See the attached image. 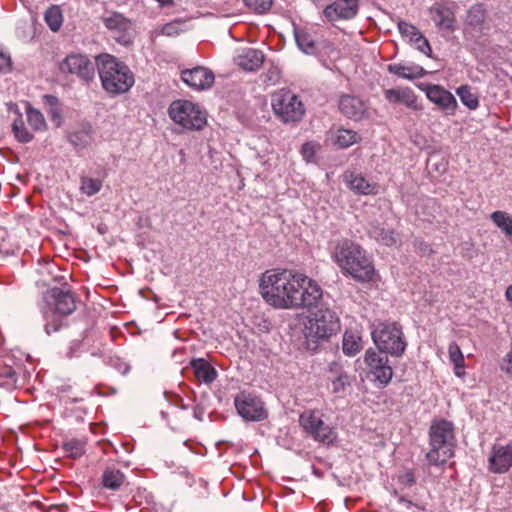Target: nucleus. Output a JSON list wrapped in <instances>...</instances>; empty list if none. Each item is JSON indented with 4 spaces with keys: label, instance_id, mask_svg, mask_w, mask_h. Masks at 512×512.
Listing matches in <instances>:
<instances>
[{
    "label": "nucleus",
    "instance_id": "obj_26",
    "mask_svg": "<svg viewBox=\"0 0 512 512\" xmlns=\"http://www.w3.org/2000/svg\"><path fill=\"white\" fill-rule=\"evenodd\" d=\"M294 36L297 46L301 51L310 55L316 53V38L313 33L305 28H295Z\"/></svg>",
    "mask_w": 512,
    "mask_h": 512
},
{
    "label": "nucleus",
    "instance_id": "obj_22",
    "mask_svg": "<svg viewBox=\"0 0 512 512\" xmlns=\"http://www.w3.org/2000/svg\"><path fill=\"white\" fill-rule=\"evenodd\" d=\"M236 64L246 71L258 70L264 62L262 51L254 48H243L235 57Z\"/></svg>",
    "mask_w": 512,
    "mask_h": 512
},
{
    "label": "nucleus",
    "instance_id": "obj_36",
    "mask_svg": "<svg viewBox=\"0 0 512 512\" xmlns=\"http://www.w3.org/2000/svg\"><path fill=\"white\" fill-rule=\"evenodd\" d=\"M45 22L48 27L56 32L60 29L63 22L62 12L58 6H51L45 12Z\"/></svg>",
    "mask_w": 512,
    "mask_h": 512
},
{
    "label": "nucleus",
    "instance_id": "obj_12",
    "mask_svg": "<svg viewBox=\"0 0 512 512\" xmlns=\"http://www.w3.org/2000/svg\"><path fill=\"white\" fill-rule=\"evenodd\" d=\"M59 69L63 74L75 76L84 83H89L95 77L94 63L81 53L68 54L60 63Z\"/></svg>",
    "mask_w": 512,
    "mask_h": 512
},
{
    "label": "nucleus",
    "instance_id": "obj_29",
    "mask_svg": "<svg viewBox=\"0 0 512 512\" xmlns=\"http://www.w3.org/2000/svg\"><path fill=\"white\" fill-rule=\"evenodd\" d=\"M330 140L337 148L345 149L357 143L360 137L353 130L341 128L331 134Z\"/></svg>",
    "mask_w": 512,
    "mask_h": 512
},
{
    "label": "nucleus",
    "instance_id": "obj_50",
    "mask_svg": "<svg viewBox=\"0 0 512 512\" xmlns=\"http://www.w3.org/2000/svg\"><path fill=\"white\" fill-rule=\"evenodd\" d=\"M113 366L123 375L127 374L130 370V366L118 358L113 360Z\"/></svg>",
    "mask_w": 512,
    "mask_h": 512
},
{
    "label": "nucleus",
    "instance_id": "obj_43",
    "mask_svg": "<svg viewBox=\"0 0 512 512\" xmlns=\"http://www.w3.org/2000/svg\"><path fill=\"white\" fill-rule=\"evenodd\" d=\"M273 0H244L245 5L256 13L267 12L272 6Z\"/></svg>",
    "mask_w": 512,
    "mask_h": 512
},
{
    "label": "nucleus",
    "instance_id": "obj_25",
    "mask_svg": "<svg viewBox=\"0 0 512 512\" xmlns=\"http://www.w3.org/2000/svg\"><path fill=\"white\" fill-rule=\"evenodd\" d=\"M363 349L360 333L356 330H346L343 334L342 350L346 356L353 357Z\"/></svg>",
    "mask_w": 512,
    "mask_h": 512
},
{
    "label": "nucleus",
    "instance_id": "obj_33",
    "mask_svg": "<svg viewBox=\"0 0 512 512\" xmlns=\"http://www.w3.org/2000/svg\"><path fill=\"white\" fill-rule=\"evenodd\" d=\"M125 479L124 474L115 468H107L102 475V484L110 490H117L121 487Z\"/></svg>",
    "mask_w": 512,
    "mask_h": 512
},
{
    "label": "nucleus",
    "instance_id": "obj_40",
    "mask_svg": "<svg viewBox=\"0 0 512 512\" xmlns=\"http://www.w3.org/2000/svg\"><path fill=\"white\" fill-rule=\"evenodd\" d=\"M12 131L19 142L28 143L33 139V134L27 130L21 117L14 120Z\"/></svg>",
    "mask_w": 512,
    "mask_h": 512
},
{
    "label": "nucleus",
    "instance_id": "obj_15",
    "mask_svg": "<svg viewBox=\"0 0 512 512\" xmlns=\"http://www.w3.org/2000/svg\"><path fill=\"white\" fill-rule=\"evenodd\" d=\"M359 11V0H334L323 10L324 17L329 22L351 20Z\"/></svg>",
    "mask_w": 512,
    "mask_h": 512
},
{
    "label": "nucleus",
    "instance_id": "obj_5",
    "mask_svg": "<svg viewBox=\"0 0 512 512\" xmlns=\"http://www.w3.org/2000/svg\"><path fill=\"white\" fill-rule=\"evenodd\" d=\"M430 449L426 459L431 466L445 464L454 454V427L447 420L434 421L429 430Z\"/></svg>",
    "mask_w": 512,
    "mask_h": 512
},
{
    "label": "nucleus",
    "instance_id": "obj_10",
    "mask_svg": "<svg viewBox=\"0 0 512 512\" xmlns=\"http://www.w3.org/2000/svg\"><path fill=\"white\" fill-rule=\"evenodd\" d=\"M300 426L305 433L316 442L330 445L337 438L335 430L323 421V414L319 410H307L301 413Z\"/></svg>",
    "mask_w": 512,
    "mask_h": 512
},
{
    "label": "nucleus",
    "instance_id": "obj_44",
    "mask_svg": "<svg viewBox=\"0 0 512 512\" xmlns=\"http://www.w3.org/2000/svg\"><path fill=\"white\" fill-rule=\"evenodd\" d=\"M185 23L180 20H175L169 23H166L161 28V34L166 36H176L180 32L184 30Z\"/></svg>",
    "mask_w": 512,
    "mask_h": 512
},
{
    "label": "nucleus",
    "instance_id": "obj_35",
    "mask_svg": "<svg viewBox=\"0 0 512 512\" xmlns=\"http://www.w3.org/2000/svg\"><path fill=\"white\" fill-rule=\"evenodd\" d=\"M449 359L454 365L455 375L460 377L464 374L465 359L457 343L452 342L448 347Z\"/></svg>",
    "mask_w": 512,
    "mask_h": 512
},
{
    "label": "nucleus",
    "instance_id": "obj_48",
    "mask_svg": "<svg viewBox=\"0 0 512 512\" xmlns=\"http://www.w3.org/2000/svg\"><path fill=\"white\" fill-rule=\"evenodd\" d=\"M70 141L72 144L74 145H87L90 141V136L88 133L86 132H78V133H75L73 134L71 137H70Z\"/></svg>",
    "mask_w": 512,
    "mask_h": 512
},
{
    "label": "nucleus",
    "instance_id": "obj_46",
    "mask_svg": "<svg viewBox=\"0 0 512 512\" xmlns=\"http://www.w3.org/2000/svg\"><path fill=\"white\" fill-rule=\"evenodd\" d=\"M415 48L421 53L425 54L428 57H431L432 49L428 42V40L420 33L417 37L412 41Z\"/></svg>",
    "mask_w": 512,
    "mask_h": 512
},
{
    "label": "nucleus",
    "instance_id": "obj_49",
    "mask_svg": "<svg viewBox=\"0 0 512 512\" xmlns=\"http://www.w3.org/2000/svg\"><path fill=\"white\" fill-rule=\"evenodd\" d=\"M11 67V59L9 55H7L1 48H0V71H9Z\"/></svg>",
    "mask_w": 512,
    "mask_h": 512
},
{
    "label": "nucleus",
    "instance_id": "obj_38",
    "mask_svg": "<svg viewBox=\"0 0 512 512\" xmlns=\"http://www.w3.org/2000/svg\"><path fill=\"white\" fill-rule=\"evenodd\" d=\"M27 121L29 125L36 131H42L46 129V121L43 114L31 106L26 109Z\"/></svg>",
    "mask_w": 512,
    "mask_h": 512
},
{
    "label": "nucleus",
    "instance_id": "obj_13",
    "mask_svg": "<svg viewBox=\"0 0 512 512\" xmlns=\"http://www.w3.org/2000/svg\"><path fill=\"white\" fill-rule=\"evenodd\" d=\"M234 405L245 421L260 422L268 416L262 400L251 393L240 392L234 399Z\"/></svg>",
    "mask_w": 512,
    "mask_h": 512
},
{
    "label": "nucleus",
    "instance_id": "obj_45",
    "mask_svg": "<svg viewBox=\"0 0 512 512\" xmlns=\"http://www.w3.org/2000/svg\"><path fill=\"white\" fill-rule=\"evenodd\" d=\"M398 30L402 36L409 38L411 42L420 34V31L415 26L405 21L398 23Z\"/></svg>",
    "mask_w": 512,
    "mask_h": 512
},
{
    "label": "nucleus",
    "instance_id": "obj_23",
    "mask_svg": "<svg viewBox=\"0 0 512 512\" xmlns=\"http://www.w3.org/2000/svg\"><path fill=\"white\" fill-rule=\"evenodd\" d=\"M339 109L346 117L358 121L366 113V104L356 96L344 95L340 98Z\"/></svg>",
    "mask_w": 512,
    "mask_h": 512
},
{
    "label": "nucleus",
    "instance_id": "obj_3",
    "mask_svg": "<svg viewBox=\"0 0 512 512\" xmlns=\"http://www.w3.org/2000/svg\"><path fill=\"white\" fill-rule=\"evenodd\" d=\"M98 74L103 89L110 95L128 92L134 85V75L129 67L110 54L96 58Z\"/></svg>",
    "mask_w": 512,
    "mask_h": 512
},
{
    "label": "nucleus",
    "instance_id": "obj_8",
    "mask_svg": "<svg viewBox=\"0 0 512 512\" xmlns=\"http://www.w3.org/2000/svg\"><path fill=\"white\" fill-rule=\"evenodd\" d=\"M271 107L274 115L285 124L300 122L306 113V107L301 98L285 88L272 93Z\"/></svg>",
    "mask_w": 512,
    "mask_h": 512
},
{
    "label": "nucleus",
    "instance_id": "obj_27",
    "mask_svg": "<svg viewBox=\"0 0 512 512\" xmlns=\"http://www.w3.org/2000/svg\"><path fill=\"white\" fill-rule=\"evenodd\" d=\"M191 366L196 378L206 384L212 383L217 377L215 368L203 358L192 360Z\"/></svg>",
    "mask_w": 512,
    "mask_h": 512
},
{
    "label": "nucleus",
    "instance_id": "obj_37",
    "mask_svg": "<svg viewBox=\"0 0 512 512\" xmlns=\"http://www.w3.org/2000/svg\"><path fill=\"white\" fill-rule=\"evenodd\" d=\"M456 94L459 96L461 102L469 109L474 110L479 106L478 97L472 93L471 87L468 85L458 87Z\"/></svg>",
    "mask_w": 512,
    "mask_h": 512
},
{
    "label": "nucleus",
    "instance_id": "obj_1",
    "mask_svg": "<svg viewBox=\"0 0 512 512\" xmlns=\"http://www.w3.org/2000/svg\"><path fill=\"white\" fill-rule=\"evenodd\" d=\"M259 287L263 299L278 309H311L323 294L316 281L289 269L267 270L260 278Z\"/></svg>",
    "mask_w": 512,
    "mask_h": 512
},
{
    "label": "nucleus",
    "instance_id": "obj_21",
    "mask_svg": "<svg viewBox=\"0 0 512 512\" xmlns=\"http://www.w3.org/2000/svg\"><path fill=\"white\" fill-rule=\"evenodd\" d=\"M426 96L431 102L447 112H453L457 107V101L453 94L439 85H429Z\"/></svg>",
    "mask_w": 512,
    "mask_h": 512
},
{
    "label": "nucleus",
    "instance_id": "obj_14",
    "mask_svg": "<svg viewBox=\"0 0 512 512\" xmlns=\"http://www.w3.org/2000/svg\"><path fill=\"white\" fill-rule=\"evenodd\" d=\"M364 361L369 369V373L372 374L374 379L380 384L387 385L391 381L393 370L389 365L387 356L373 349H368L365 352Z\"/></svg>",
    "mask_w": 512,
    "mask_h": 512
},
{
    "label": "nucleus",
    "instance_id": "obj_42",
    "mask_svg": "<svg viewBox=\"0 0 512 512\" xmlns=\"http://www.w3.org/2000/svg\"><path fill=\"white\" fill-rule=\"evenodd\" d=\"M397 481L404 488H410L416 484V477L413 469L403 468L397 475Z\"/></svg>",
    "mask_w": 512,
    "mask_h": 512
},
{
    "label": "nucleus",
    "instance_id": "obj_39",
    "mask_svg": "<svg viewBox=\"0 0 512 512\" xmlns=\"http://www.w3.org/2000/svg\"><path fill=\"white\" fill-rule=\"evenodd\" d=\"M65 453L74 459L81 457L85 452V443L78 439H70L63 443Z\"/></svg>",
    "mask_w": 512,
    "mask_h": 512
},
{
    "label": "nucleus",
    "instance_id": "obj_18",
    "mask_svg": "<svg viewBox=\"0 0 512 512\" xmlns=\"http://www.w3.org/2000/svg\"><path fill=\"white\" fill-rule=\"evenodd\" d=\"M20 368L21 365L15 360L13 354L0 355V386L6 389L15 388Z\"/></svg>",
    "mask_w": 512,
    "mask_h": 512
},
{
    "label": "nucleus",
    "instance_id": "obj_9",
    "mask_svg": "<svg viewBox=\"0 0 512 512\" xmlns=\"http://www.w3.org/2000/svg\"><path fill=\"white\" fill-rule=\"evenodd\" d=\"M171 120L188 130H201L207 123L206 112L196 103L189 100H175L169 108Z\"/></svg>",
    "mask_w": 512,
    "mask_h": 512
},
{
    "label": "nucleus",
    "instance_id": "obj_20",
    "mask_svg": "<svg viewBox=\"0 0 512 512\" xmlns=\"http://www.w3.org/2000/svg\"><path fill=\"white\" fill-rule=\"evenodd\" d=\"M490 470L495 473H504L512 466V446L495 445L489 457Z\"/></svg>",
    "mask_w": 512,
    "mask_h": 512
},
{
    "label": "nucleus",
    "instance_id": "obj_28",
    "mask_svg": "<svg viewBox=\"0 0 512 512\" xmlns=\"http://www.w3.org/2000/svg\"><path fill=\"white\" fill-rule=\"evenodd\" d=\"M368 234L370 238L385 246H392L397 243V235L394 230L385 229L379 224H371L368 228Z\"/></svg>",
    "mask_w": 512,
    "mask_h": 512
},
{
    "label": "nucleus",
    "instance_id": "obj_7",
    "mask_svg": "<svg viewBox=\"0 0 512 512\" xmlns=\"http://www.w3.org/2000/svg\"><path fill=\"white\" fill-rule=\"evenodd\" d=\"M371 336L374 344L383 353L401 356L406 349L402 328L396 322L373 323Z\"/></svg>",
    "mask_w": 512,
    "mask_h": 512
},
{
    "label": "nucleus",
    "instance_id": "obj_47",
    "mask_svg": "<svg viewBox=\"0 0 512 512\" xmlns=\"http://www.w3.org/2000/svg\"><path fill=\"white\" fill-rule=\"evenodd\" d=\"M318 144L315 142H306L302 145L301 154L306 162H312L317 152Z\"/></svg>",
    "mask_w": 512,
    "mask_h": 512
},
{
    "label": "nucleus",
    "instance_id": "obj_41",
    "mask_svg": "<svg viewBox=\"0 0 512 512\" xmlns=\"http://www.w3.org/2000/svg\"><path fill=\"white\" fill-rule=\"evenodd\" d=\"M102 188V181L100 179H93L90 177H82L80 190L87 196L97 194Z\"/></svg>",
    "mask_w": 512,
    "mask_h": 512
},
{
    "label": "nucleus",
    "instance_id": "obj_17",
    "mask_svg": "<svg viewBox=\"0 0 512 512\" xmlns=\"http://www.w3.org/2000/svg\"><path fill=\"white\" fill-rule=\"evenodd\" d=\"M429 15L435 25L441 30H455V12L451 4L435 2L429 9Z\"/></svg>",
    "mask_w": 512,
    "mask_h": 512
},
{
    "label": "nucleus",
    "instance_id": "obj_52",
    "mask_svg": "<svg viewBox=\"0 0 512 512\" xmlns=\"http://www.w3.org/2000/svg\"><path fill=\"white\" fill-rule=\"evenodd\" d=\"M422 245H423L424 247H421V248H420V249H421V251H423V252H426V251H427V252H430V251H431V249L429 248V246H428V245L421 243V246H422Z\"/></svg>",
    "mask_w": 512,
    "mask_h": 512
},
{
    "label": "nucleus",
    "instance_id": "obj_11",
    "mask_svg": "<svg viewBox=\"0 0 512 512\" xmlns=\"http://www.w3.org/2000/svg\"><path fill=\"white\" fill-rule=\"evenodd\" d=\"M105 28L110 32L111 36L122 45L132 43L134 37V24L131 19L122 13L106 10L100 17Z\"/></svg>",
    "mask_w": 512,
    "mask_h": 512
},
{
    "label": "nucleus",
    "instance_id": "obj_34",
    "mask_svg": "<svg viewBox=\"0 0 512 512\" xmlns=\"http://www.w3.org/2000/svg\"><path fill=\"white\" fill-rule=\"evenodd\" d=\"M330 371L337 374V376L331 381L332 392L335 394L344 392L346 387L350 385V377L341 371V368L337 363L331 364Z\"/></svg>",
    "mask_w": 512,
    "mask_h": 512
},
{
    "label": "nucleus",
    "instance_id": "obj_32",
    "mask_svg": "<svg viewBox=\"0 0 512 512\" xmlns=\"http://www.w3.org/2000/svg\"><path fill=\"white\" fill-rule=\"evenodd\" d=\"M43 103L50 120L59 127L62 123V108L59 99L53 95H44Z\"/></svg>",
    "mask_w": 512,
    "mask_h": 512
},
{
    "label": "nucleus",
    "instance_id": "obj_31",
    "mask_svg": "<svg viewBox=\"0 0 512 512\" xmlns=\"http://www.w3.org/2000/svg\"><path fill=\"white\" fill-rule=\"evenodd\" d=\"M385 97L391 103L400 102L408 107L413 106L416 101L414 92L409 88L386 90Z\"/></svg>",
    "mask_w": 512,
    "mask_h": 512
},
{
    "label": "nucleus",
    "instance_id": "obj_24",
    "mask_svg": "<svg viewBox=\"0 0 512 512\" xmlns=\"http://www.w3.org/2000/svg\"><path fill=\"white\" fill-rule=\"evenodd\" d=\"M389 73L396 75L399 78L413 80L421 78L426 74L424 68L420 65L410 63H393L387 66Z\"/></svg>",
    "mask_w": 512,
    "mask_h": 512
},
{
    "label": "nucleus",
    "instance_id": "obj_4",
    "mask_svg": "<svg viewBox=\"0 0 512 512\" xmlns=\"http://www.w3.org/2000/svg\"><path fill=\"white\" fill-rule=\"evenodd\" d=\"M43 301L41 311L45 320L44 328L50 335L62 326L61 316L69 315L75 310V298L70 291L54 287L44 294Z\"/></svg>",
    "mask_w": 512,
    "mask_h": 512
},
{
    "label": "nucleus",
    "instance_id": "obj_16",
    "mask_svg": "<svg viewBox=\"0 0 512 512\" xmlns=\"http://www.w3.org/2000/svg\"><path fill=\"white\" fill-rule=\"evenodd\" d=\"M181 79L185 84L194 90H207L214 83V73L208 68L197 66L181 72Z\"/></svg>",
    "mask_w": 512,
    "mask_h": 512
},
{
    "label": "nucleus",
    "instance_id": "obj_6",
    "mask_svg": "<svg viewBox=\"0 0 512 512\" xmlns=\"http://www.w3.org/2000/svg\"><path fill=\"white\" fill-rule=\"evenodd\" d=\"M314 308L309 311L304 323L306 337L323 340L336 334L340 329V321L336 312L328 307H317V304L314 305Z\"/></svg>",
    "mask_w": 512,
    "mask_h": 512
},
{
    "label": "nucleus",
    "instance_id": "obj_19",
    "mask_svg": "<svg viewBox=\"0 0 512 512\" xmlns=\"http://www.w3.org/2000/svg\"><path fill=\"white\" fill-rule=\"evenodd\" d=\"M344 181L348 188L356 194L375 195L379 190V185L376 182L368 180L356 171H346Z\"/></svg>",
    "mask_w": 512,
    "mask_h": 512
},
{
    "label": "nucleus",
    "instance_id": "obj_51",
    "mask_svg": "<svg viewBox=\"0 0 512 512\" xmlns=\"http://www.w3.org/2000/svg\"><path fill=\"white\" fill-rule=\"evenodd\" d=\"M506 299L512 303V285L508 286L505 292Z\"/></svg>",
    "mask_w": 512,
    "mask_h": 512
},
{
    "label": "nucleus",
    "instance_id": "obj_30",
    "mask_svg": "<svg viewBox=\"0 0 512 512\" xmlns=\"http://www.w3.org/2000/svg\"><path fill=\"white\" fill-rule=\"evenodd\" d=\"M486 17V10L482 4L473 5L468 11L465 24L472 30L482 32Z\"/></svg>",
    "mask_w": 512,
    "mask_h": 512
},
{
    "label": "nucleus",
    "instance_id": "obj_2",
    "mask_svg": "<svg viewBox=\"0 0 512 512\" xmlns=\"http://www.w3.org/2000/svg\"><path fill=\"white\" fill-rule=\"evenodd\" d=\"M329 251L331 259L344 275L359 282L373 279L375 269L372 260L358 243L348 238H339L330 242Z\"/></svg>",
    "mask_w": 512,
    "mask_h": 512
}]
</instances>
